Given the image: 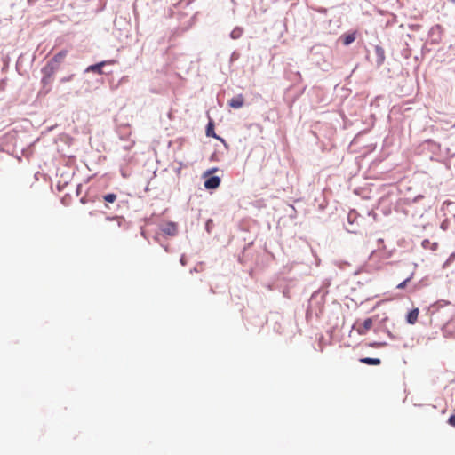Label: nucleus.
<instances>
[{"instance_id":"1","label":"nucleus","mask_w":455,"mask_h":455,"mask_svg":"<svg viewBox=\"0 0 455 455\" xmlns=\"http://www.w3.org/2000/svg\"><path fill=\"white\" fill-rule=\"evenodd\" d=\"M161 231L170 236H175L178 233V226L174 222H167L161 226Z\"/></svg>"},{"instance_id":"2","label":"nucleus","mask_w":455,"mask_h":455,"mask_svg":"<svg viewBox=\"0 0 455 455\" xmlns=\"http://www.w3.org/2000/svg\"><path fill=\"white\" fill-rule=\"evenodd\" d=\"M220 185V179L217 176H212L204 181V187L207 189H215Z\"/></svg>"},{"instance_id":"3","label":"nucleus","mask_w":455,"mask_h":455,"mask_svg":"<svg viewBox=\"0 0 455 455\" xmlns=\"http://www.w3.org/2000/svg\"><path fill=\"white\" fill-rule=\"evenodd\" d=\"M115 62H116L115 60L101 61L100 63L89 66L87 68L86 71H92V72H96V73L101 75V74H103L102 67L104 65L114 64Z\"/></svg>"},{"instance_id":"4","label":"nucleus","mask_w":455,"mask_h":455,"mask_svg":"<svg viewBox=\"0 0 455 455\" xmlns=\"http://www.w3.org/2000/svg\"><path fill=\"white\" fill-rule=\"evenodd\" d=\"M243 104H244V98L242 94H239V95L232 98L228 102V105L233 108H240L243 106Z\"/></svg>"},{"instance_id":"5","label":"nucleus","mask_w":455,"mask_h":455,"mask_svg":"<svg viewBox=\"0 0 455 455\" xmlns=\"http://www.w3.org/2000/svg\"><path fill=\"white\" fill-rule=\"evenodd\" d=\"M373 324V321L371 318H367L363 321L362 326L357 329V331L360 335H364L366 332L371 329Z\"/></svg>"},{"instance_id":"6","label":"nucleus","mask_w":455,"mask_h":455,"mask_svg":"<svg viewBox=\"0 0 455 455\" xmlns=\"http://www.w3.org/2000/svg\"><path fill=\"white\" fill-rule=\"evenodd\" d=\"M419 315V308H414V309L411 310L406 316V320H407L408 323H410V324L416 323V322L418 321Z\"/></svg>"},{"instance_id":"7","label":"nucleus","mask_w":455,"mask_h":455,"mask_svg":"<svg viewBox=\"0 0 455 455\" xmlns=\"http://www.w3.org/2000/svg\"><path fill=\"white\" fill-rule=\"evenodd\" d=\"M355 32L347 33L341 36V39L344 45H349L355 40Z\"/></svg>"},{"instance_id":"8","label":"nucleus","mask_w":455,"mask_h":455,"mask_svg":"<svg viewBox=\"0 0 455 455\" xmlns=\"http://www.w3.org/2000/svg\"><path fill=\"white\" fill-rule=\"evenodd\" d=\"M360 362L368 365H379L381 363L380 359L370 357L361 358Z\"/></svg>"},{"instance_id":"9","label":"nucleus","mask_w":455,"mask_h":455,"mask_svg":"<svg viewBox=\"0 0 455 455\" xmlns=\"http://www.w3.org/2000/svg\"><path fill=\"white\" fill-rule=\"evenodd\" d=\"M68 54V51L67 50H63V51H60V52H58L54 57H53V60L56 61V62H60Z\"/></svg>"},{"instance_id":"10","label":"nucleus","mask_w":455,"mask_h":455,"mask_svg":"<svg viewBox=\"0 0 455 455\" xmlns=\"http://www.w3.org/2000/svg\"><path fill=\"white\" fill-rule=\"evenodd\" d=\"M206 135L208 137H217L214 133V125L212 122H210L206 127Z\"/></svg>"},{"instance_id":"11","label":"nucleus","mask_w":455,"mask_h":455,"mask_svg":"<svg viewBox=\"0 0 455 455\" xmlns=\"http://www.w3.org/2000/svg\"><path fill=\"white\" fill-rule=\"evenodd\" d=\"M104 200L108 203H114L116 200V195L109 193L104 196Z\"/></svg>"},{"instance_id":"12","label":"nucleus","mask_w":455,"mask_h":455,"mask_svg":"<svg viewBox=\"0 0 455 455\" xmlns=\"http://www.w3.org/2000/svg\"><path fill=\"white\" fill-rule=\"evenodd\" d=\"M241 33H242V30H241V29H238V28L234 29V30L232 31V33H231V36H232L233 38H235H235H238V37L240 36Z\"/></svg>"},{"instance_id":"13","label":"nucleus","mask_w":455,"mask_h":455,"mask_svg":"<svg viewBox=\"0 0 455 455\" xmlns=\"http://www.w3.org/2000/svg\"><path fill=\"white\" fill-rule=\"evenodd\" d=\"M411 280V278H407L406 280H404L403 282L400 283L398 285H397V289H403L405 288L407 283Z\"/></svg>"},{"instance_id":"14","label":"nucleus","mask_w":455,"mask_h":455,"mask_svg":"<svg viewBox=\"0 0 455 455\" xmlns=\"http://www.w3.org/2000/svg\"><path fill=\"white\" fill-rule=\"evenodd\" d=\"M448 423L454 427H455V414L451 415L449 419H448Z\"/></svg>"},{"instance_id":"15","label":"nucleus","mask_w":455,"mask_h":455,"mask_svg":"<svg viewBox=\"0 0 455 455\" xmlns=\"http://www.w3.org/2000/svg\"><path fill=\"white\" fill-rule=\"evenodd\" d=\"M42 82L46 84L47 83H49V76H46V77H44Z\"/></svg>"},{"instance_id":"16","label":"nucleus","mask_w":455,"mask_h":455,"mask_svg":"<svg viewBox=\"0 0 455 455\" xmlns=\"http://www.w3.org/2000/svg\"><path fill=\"white\" fill-rule=\"evenodd\" d=\"M108 220H119L118 217H114V218H108Z\"/></svg>"}]
</instances>
